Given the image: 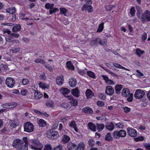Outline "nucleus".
Listing matches in <instances>:
<instances>
[{"label":"nucleus","mask_w":150,"mask_h":150,"mask_svg":"<svg viewBox=\"0 0 150 150\" xmlns=\"http://www.w3.org/2000/svg\"><path fill=\"white\" fill-rule=\"evenodd\" d=\"M138 18L143 23L150 21V11L148 10H146Z\"/></svg>","instance_id":"f257e3e1"},{"label":"nucleus","mask_w":150,"mask_h":150,"mask_svg":"<svg viewBox=\"0 0 150 150\" xmlns=\"http://www.w3.org/2000/svg\"><path fill=\"white\" fill-rule=\"evenodd\" d=\"M85 4L81 8L83 11H87L88 13H91L93 11V8L91 5L92 3L91 0H85Z\"/></svg>","instance_id":"f03ea898"},{"label":"nucleus","mask_w":150,"mask_h":150,"mask_svg":"<svg viewBox=\"0 0 150 150\" xmlns=\"http://www.w3.org/2000/svg\"><path fill=\"white\" fill-rule=\"evenodd\" d=\"M47 134V137L51 139H55L59 136L58 132L53 129H50L48 130Z\"/></svg>","instance_id":"7ed1b4c3"},{"label":"nucleus","mask_w":150,"mask_h":150,"mask_svg":"<svg viewBox=\"0 0 150 150\" xmlns=\"http://www.w3.org/2000/svg\"><path fill=\"white\" fill-rule=\"evenodd\" d=\"M32 142L31 146V149L35 150H41L43 146L39 140H35L33 141Z\"/></svg>","instance_id":"20e7f679"},{"label":"nucleus","mask_w":150,"mask_h":150,"mask_svg":"<svg viewBox=\"0 0 150 150\" xmlns=\"http://www.w3.org/2000/svg\"><path fill=\"white\" fill-rule=\"evenodd\" d=\"M126 135V132L123 130H120L118 131L116 130L112 133L113 137L115 138H119L120 137H125Z\"/></svg>","instance_id":"39448f33"},{"label":"nucleus","mask_w":150,"mask_h":150,"mask_svg":"<svg viewBox=\"0 0 150 150\" xmlns=\"http://www.w3.org/2000/svg\"><path fill=\"white\" fill-rule=\"evenodd\" d=\"M106 42H102L100 38H96L91 40L90 42V45L91 46H97L98 44L104 45L106 44Z\"/></svg>","instance_id":"423d86ee"},{"label":"nucleus","mask_w":150,"mask_h":150,"mask_svg":"<svg viewBox=\"0 0 150 150\" xmlns=\"http://www.w3.org/2000/svg\"><path fill=\"white\" fill-rule=\"evenodd\" d=\"M24 143L23 140L18 139H16L13 140L12 145L16 149L23 147Z\"/></svg>","instance_id":"0eeeda50"},{"label":"nucleus","mask_w":150,"mask_h":150,"mask_svg":"<svg viewBox=\"0 0 150 150\" xmlns=\"http://www.w3.org/2000/svg\"><path fill=\"white\" fill-rule=\"evenodd\" d=\"M24 131L28 132H30L34 129L33 125L30 122H27L24 124Z\"/></svg>","instance_id":"6e6552de"},{"label":"nucleus","mask_w":150,"mask_h":150,"mask_svg":"<svg viewBox=\"0 0 150 150\" xmlns=\"http://www.w3.org/2000/svg\"><path fill=\"white\" fill-rule=\"evenodd\" d=\"M145 94L144 91L140 89H137L134 94V97L137 99H140L142 98Z\"/></svg>","instance_id":"1a4fd4ad"},{"label":"nucleus","mask_w":150,"mask_h":150,"mask_svg":"<svg viewBox=\"0 0 150 150\" xmlns=\"http://www.w3.org/2000/svg\"><path fill=\"white\" fill-rule=\"evenodd\" d=\"M15 83L14 80L12 78L8 77L6 80V83L7 87L9 88H12Z\"/></svg>","instance_id":"9d476101"},{"label":"nucleus","mask_w":150,"mask_h":150,"mask_svg":"<svg viewBox=\"0 0 150 150\" xmlns=\"http://www.w3.org/2000/svg\"><path fill=\"white\" fill-rule=\"evenodd\" d=\"M127 134L131 137H135L137 135L136 130L132 128L128 127L127 129Z\"/></svg>","instance_id":"9b49d317"},{"label":"nucleus","mask_w":150,"mask_h":150,"mask_svg":"<svg viewBox=\"0 0 150 150\" xmlns=\"http://www.w3.org/2000/svg\"><path fill=\"white\" fill-rule=\"evenodd\" d=\"M64 79L63 76H58L56 79V82L58 86H61L64 82Z\"/></svg>","instance_id":"f8f14e48"},{"label":"nucleus","mask_w":150,"mask_h":150,"mask_svg":"<svg viewBox=\"0 0 150 150\" xmlns=\"http://www.w3.org/2000/svg\"><path fill=\"white\" fill-rule=\"evenodd\" d=\"M67 147L69 150H78L76 145L72 142L68 143Z\"/></svg>","instance_id":"ddd939ff"},{"label":"nucleus","mask_w":150,"mask_h":150,"mask_svg":"<svg viewBox=\"0 0 150 150\" xmlns=\"http://www.w3.org/2000/svg\"><path fill=\"white\" fill-rule=\"evenodd\" d=\"M69 100H70V103L71 105L74 106H76L77 105V100L74 98L72 96H67Z\"/></svg>","instance_id":"4468645a"},{"label":"nucleus","mask_w":150,"mask_h":150,"mask_svg":"<svg viewBox=\"0 0 150 150\" xmlns=\"http://www.w3.org/2000/svg\"><path fill=\"white\" fill-rule=\"evenodd\" d=\"M114 93V89L113 87L110 86H108L106 87L105 93L109 96H112Z\"/></svg>","instance_id":"2eb2a0df"},{"label":"nucleus","mask_w":150,"mask_h":150,"mask_svg":"<svg viewBox=\"0 0 150 150\" xmlns=\"http://www.w3.org/2000/svg\"><path fill=\"white\" fill-rule=\"evenodd\" d=\"M82 111L83 112L86 114H92L93 113V111L92 109L88 107L83 108L82 109Z\"/></svg>","instance_id":"dca6fc26"},{"label":"nucleus","mask_w":150,"mask_h":150,"mask_svg":"<svg viewBox=\"0 0 150 150\" xmlns=\"http://www.w3.org/2000/svg\"><path fill=\"white\" fill-rule=\"evenodd\" d=\"M71 93L73 96L76 97H79L80 95V92L77 87L72 89Z\"/></svg>","instance_id":"f3484780"},{"label":"nucleus","mask_w":150,"mask_h":150,"mask_svg":"<svg viewBox=\"0 0 150 150\" xmlns=\"http://www.w3.org/2000/svg\"><path fill=\"white\" fill-rule=\"evenodd\" d=\"M5 108H11L16 107L17 104L16 102H10L6 103L4 104Z\"/></svg>","instance_id":"a211bd4d"},{"label":"nucleus","mask_w":150,"mask_h":150,"mask_svg":"<svg viewBox=\"0 0 150 150\" xmlns=\"http://www.w3.org/2000/svg\"><path fill=\"white\" fill-rule=\"evenodd\" d=\"M69 83L71 87H74L76 86L77 82L75 79L71 78L69 79Z\"/></svg>","instance_id":"6ab92c4d"},{"label":"nucleus","mask_w":150,"mask_h":150,"mask_svg":"<svg viewBox=\"0 0 150 150\" xmlns=\"http://www.w3.org/2000/svg\"><path fill=\"white\" fill-rule=\"evenodd\" d=\"M122 91V96L126 97H128L131 93L129 90L127 88H123Z\"/></svg>","instance_id":"aec40b11"},{"label":"nucleus","mask_w":150,"mask_h":150,"mask_svg":"<svg viewBox=\"0 0 150 150\" xmlns=\"http://www.w3.org/2000/svg\"><path fill=\"white\" fill-rule=\"evenodd\" d=\"M123 85L121 84H116L115 86V90L116 93L119 94L120 93V91L123 88Z\"/></svg>","instance_id":"412c9836"},{"label":"nucleus","mask_w":150,"mask_h":150,"mask_svg":"<svg viewBox=\"0 0 150 150\" xmlns=\"http://www.w3.org/2000/svg\"><path fill=\"white\" fill-rule=\"evenodd\" d=\"M42 96V94L39 91L37 90H35L34 96L36 99L38 100L40 99Z\"/></svg>","instance_id":"4be33fe9"},{"label":"nucleus","mask_w":150,"mask_h":150,"mask_svg":"<svg viewBox=\"0 0 150 150\" xmlns=\"http://www.w3.org/2000/svg\"><path fill=\"white\" fill-rule=\"evenodd\" d=\"M69 125L70 127L73 128L76 132H78V129L76 127V122L74 120L72 121L69 123Z\"/></svg>","instance_id":"5701e85b"},{"label":"nucleus","mask_w":150,"mask_h":150,"mask_svg":"<svg viewBox=\"0 0 150 150\" xmlns=\"http://www.w3.org/2000/svg\"><path fill=\"white\" fill-rule=\"evenodd\" d=\"M114 124L113 122H111L110 123H108L105 125L106 128L109 130H112L114 128Z\"/></svg>","instance_id":"b1692460"},{"label":"nucleus","mask_w":150,"mask_h":150,"mask_svg":"<svg viewBox=\"0 0 150 150\" xmlns=\"http://www.w3.org/2000/svg\"><path fill=\"white\" fill-rule=\"evenodd\" d=\"M88 127L91 131L93 132L96 131V126L92 122H89L88 123Z\"/></svg>","instance_id":"393cba45"},{"label":"nucleus","mask_w":150,"mask_h":150,"mask_svg":"<svg viewBox=\"0 0 150 150\" xmlns=\"http://www.w3.org/2000/svg\"><path fill=\"white\" fill-rule=\"evenodd\" d=\"M86 95L87 98H90L94 96V93L93 91L89 89H87L85 93Z\"/></svg>","instance_id":"a878e982"},{"label":"nucleus","mask_w":150,"mask_h":150,"mask_svg":"<svg viewBox=\"0 0 150 150\" xmlns=\"http://www.w3.org/2000/svg\"><path fill=\"white\" fill-rule=\"evenodd\" d=\"M38 124L40 127H45L47 125L46 121L42 119L39 120L38 122Z\"/></svg>","instance_id":"bb28decb"},{"label":"nucleus","mask_w":150,"mask_h":150,"mask_svg":"<svg viewBox=\"0 0 150 150\" xmlns=\"http://www.w3.org/2000/svg\"><path fill=\"white\" fill-rule=\"evenodd\" d=\"M60 92L62 93L64 95H65L69 93L70 92V90L67 88L62 87L60 90Z\"/></svg>","instance_id":"cd10ccee"},{"label":"nucleus","mask_w":150,"mask_h":150,"mask_svg":"<svg viewBox=\"0 0 150 150\" xmlns=\"http://www.w3.org/2000/svg\"><path fill=\"white\" fill-rule=\"evenodd\" d=\"M70 139V138L68 136L64 135L62 137V142L64 144H66L69 142Z\"/></svg>","instance_id":"c85d7f7f"},{"label":"nucleus","mask_w":150,"mask_h":150,"mask_svg":"<svg viewBox=\"0 0 150 150\" xmlns=\"http://www.w3.org/2000/svg\"><path fill=\"white\" fill-rule=\"evenodd\" d=\"M21 28V25L19 24H15L12 28L13 32H16L20 30Z\"/></svg>","instance_id":"c756f323"},{"label":"nucleus","mask_w":150,"mask_h":150,"mask_svg":"<svg viewBox=\"0 0 150 150\" xmlns=\"http://www.w3.org/2000/svg\"><path fill=\"white\" fill-rule=\"evenodd\" d=\"M6 11L8 13L13 14L16 12V10L15 7H12L6 8Z\"/></svg>","instance_id":"7c9ffc66"},{"label":"nucleus","mask_w":150,"mask_h":150,"mask_svg":"<svg viewBox=\"0 0 150 150\" xmlns=\"http://www.w3.org/2000/svg\"><path fill=\"white\" fill-rule=\"evenodd\" d=\"M96 127L98 131L100 132L104 129V125L103 124H99L97 123L96 124Z\"/></svg>","instance_id":"2f4dec72"},{"label":"nucleus","mask_w":150,"mask_h":150,"mask_svg":"<svg viewBox=\"0 0 150 150\" xmlns=\"http://www.w3.org/2000/svg\"><path fill=\"white\" fill-rule=\"evenodd\" d=\"M77 147L78 150H84L86 148V145L83 142H81L78 144Z\"/></svg>","instance_id":"473e14b6"},{"label":"nucleus","mask_w":150,"mask_h":150,"mask_svg":"<svg viewBox=\"0 0 150 150\" xmlns=\"http://www.w3.org/2000/svg\"><path fill=\"white\" fill-rule=\"evenodd\" d=\"M104 23L102 22L98 25V27L97 30V33L101 32L103 30L104 28Z\"/></svg>","instance_id":"72a5a7b5"},{"label":"nucleus","mask_w":150,"mask_h":150,"mask_svg":"<svg viewBox=\"0 0 150 150\" xmlns=\"http://www.w3.org/2000/svg\"><path fill=\"white\" fill-rule=\"evenodd\" d=\"M61 106L64 108L68 110L71 107L70 105L68 103L63 102L61 104Z\"/></svg>","instance_id":"f704fd0d"},{"label":"nucleus","mask_w":150,"mask_h":150,"mask_svg":"<svg viewBox=\"0 0 150 150\" xmlns=\"http://www.w3.org/2000/svg\"><path fill=\"white\" fill-rule=\"evenodd\" d=\"M6 39L7 41L13 43H18L19 42L18 40L16 39L13 40L12 38L11 37H9L8 38H6Z\"/></svg>","instance_id":"c9c22d12"},{"label":"nucleus","mask_w":150,"mask_h":150,"mask_svg":"<svg viewBox=\"0 0 150 150\" xmlns=\"http://www.w3.org/2000/svg\"><path fill=\"white\" fill-rule=\"evenodd\" d=\"M66 67L69 69L71 70L74 69V67L71 61H68L66 63Z\"/></svg>","instance_id":"e433bc0d"},{"label":"nucleus","mask_w":150,"mask_h":150,"mask_svg":"<svg viewBox=\"0 0 150 150\" xmlns=\"http://www.w3.org/2000/svg\"><path fill=\"white\" fill-rule=\"evenodd\" d=\"M54 5L53 4H50L47 3L45 5V8L47 9H51L54 7Z\"/></svg>","instance_id":"4c0bfd02"},{"label":"nucleus","mask_w":150,"mask_h":150,"mask_svg":"<svg viewBox=\"0 0 150 150\" xmlns=\"http://www.w3.org/2000/svg\"><path fill=\"white\" fill-rule=\"evenodd\" d=\"M136 8L137 10V12L136 13L137 16V17H138L142 13V11L140 7L139 6H136Z\"/></svg>","instance_id":"58836bf2"},{"label":"nucleus","mask_w":150,"mask_h":150,"mask_svg":"<svg viewBox=\"0 0 150 150\" xmlns=\"http://www.w3.org/2000/svg\"><path fill=\"white\" fill-rule=\"evenodd\" d=\"M144 53V51L140 49L137 48L136 50V53L139 57H141V55L142 54Z\"/></svg>","instance_id":"ea45409f"},{"label":"nucleus","mask_w":150,"mask_h":150,"mask_svg":"<svg viewBox=\"0 0 150 150\" xmlns=\"http://www.w3.org/2000/svg\"><path fill=\"white\" fill-rule=\"evenodd\" d=\"M87 74L88 76L92 78L95 79L96 78L95 74L92 71H87Z\"/></svg>","instance_id":"a19ab883"},{"label":"nucleus","mask_w":150,"mask_h":150,"mask_svg":"<svg viewBox=\"0 0 150 150\" xmlns=\"http://www.w3.org/2000/svg\"><path fill=\"white\" fill-rule=\"evenodd\" d=\"M23 142L24 143V145H23V147H26L27 148V149H28V139L27 137H24L23 138Z\"/></svg>","instance_id":"79ce46f5"},{"label":"nucleus","mask_w":150,"mask_h":150,"mask_svg":"<svg viewBox=\"0 0 150 150\" xmlns=\"http://www.w3.org/2000/svg\"><path fill=\"white\" fill-rule=\"evenodd\" d=\"M105 139L106 141H111L112 140V138L111 134L110 133L107 134L105 136Z\"/></svg>","instance_id":"37998d69"},{"label":"nucleus","mask_w":150,"mask_h":150,"mask_svg":"<svg viewBox=\"0 0 150 150\" xmlns=\"http://www.w3.org/2000/svg\"><path fill=\"white\" fill-rule=\"evenodd\" d=\"M60 13L61 14H64L66 16V13L68 12V10L64 8H60Z\"/></svg>","instance_id":"c03bdc74"},{"label":"nucleus","mask_w":150,"mask_h":150,"mask_svg":"<svg viewBox=\"0 0 150 150\" xmlns=\"http://www.w3.org/2000/svg\"><path fill=\"white\" fill-rule=\"evenodd\" d=\"M136 11L134 7H132L130 10L129 13L131 16L133 17L135 16Z\"/></svg>","instance_id":"a18cd8bd"},{"label":"nucleus","mask_w":150,"mask_h":150,"mask_svg":"<svg viewBox=\"0 0 150 150\" xmlns=\"http://www.w3.org/2000/svg\"><path fill=\"white\" fill-rule=\"evenodd\" d=\"M98 97L100 99L103 100H105L106 98V95L104 93H99Z\"/></svg>","instance_id":"49530a36"},{"label":"nucleus","mask_w":150,"mask_h":150,"mask_svg":"<svg viewBox=\"0 0 150 150\" xmlns=\"http://www.w3.org/2000/svg\"><path fill=\"white\" fill-rule=\"evenodd\" d=\"M115 7L113 5H108L105 6V8L107 11H111Z\"/></svg>","instance_id":"de8ad7c7"},{"label":"nucleus","mask_w":150,"mask_h":150,"mask_svg":"<svg viewBox=\"0 0 150 150\" xmlns=\"http://www.w3.org/2000/svg\"><path fill=\"white\" fill-rule=\"evenodd\" d=\"M144 137L142 136H140L134 138V140L136 142L143 141L144 140Z\"/></svg>","instance_id":"09e8293b"},{"label":"nucleus","mask_w":150,"mask_h":150,"mask_svg":"<svg viewBox=\"0 0 150 150\" xmlns=\"http://www.w3.org/2000/svg\"><path fill=\"white\" fill-rule=\"evenodd\" d=\"M46 105L48 107L52 108L53 106V102L52 100L47 101L46 102Z\"/></svg>","instance_id":"8fccbe9b"},{"label":"nucleus","mask_w":150,"mask_h":150,"mask_svg":"<svg viewBox=\"0 0 150 150\" xmlns=\"http://www.w3.org/2000/svg\"><path fill=\"white\" fill-rule=\"evenodd\" d=\"M88 143L89 146L93 147L95 145V142L93 139H91L88 141Z\"/></svg>","instance_id":"3c124183"},{"label":"nucleus","mask_w":150,"mask_h":150,"mask_svg":"<svg viewBox=\"0 0 150 150\" xmlns=\"http://www.w3.org/2000/svg\"><path fill=\"white\" fill-rule=\"evenodd\" d=\"M28 92L26 89H22L21 91V94L23 96H25L28 94Z\"/></svg>","instance_id":"603ef678"},{"label":"nucleus","mask_w":150,"mask_h":150,"mask_svg":"<svg viewBox=\"0 0 150 150\" xmlns=\"http://www.w3.org/2000/svg\"><path fill=\"white\" fill-rule=\"evenodd\" d=\"M59 9L56 8H53L49 11L50 14L51 15L52 13H55L56 12L58 11Z\"/></svg>","instance_id":"864d4df0"},{"label":"nucleus","mask_w":150,"mask_h":150,"mask_svg":"<svg viewBox=\"0 0 150 150\" xmlns=\"http://www.w3.org/2000/svg\"><path fill=\"white\" fill-rule=\"evenodd\" d=\"M96 104L99 107H102L104 105L105 103L102 101L99 100L97 102Z\"/></svg>","instance_id":"5fc2aeb1"},{"label":"nucleus","mask_w":150,"mask_h":150,"mask_svg":"<svg viewBox=\"0 0 150 150\" xmlns=\"http://www.w3.org/2000/svg\"><path fill=\"white\" fill-rule=\"evenodd\" d=\"M136 72L137 73L135 75L139 77H140L141 76H143L144 75L140 71L138 70H137Z\"/></svg>","instance_id":"6e6d98bb"},{"label":"nucleus","mask_w":150,"mask_h":150,"mask_svg":"<svg viewBox=\"0 0 150 150\" xmlns=\"http://www.w3.org/2000/svg\"><path fill=\"white\" fill-rule=\"evenodd\" d=\"M115 125L117 128H123L124 127V125L122 123L119 122L117 123H116Z\"/></svg>","instance_id":"4d7b16f0"},{"label":"nucleus","mask_w":150,"mask_h":150,"mask_svg":"<svg viewBox=\"0 0 150 150\" xmlns=\"http://www.w3.org/2000/svg\"><path fill=\"white\" fill-rule=\"evenodd\" d=\"M45 67L48 69L49 71L50 72H52L53 71V69L52 67V66L48 64H46L45 65Z\"/></svg>","instance_id":"13d9d810"},{"label":"nucleus","mask_w":150,"mask_h":150,"mask_svg":"<svg viewBox=\"0 0 150 150\" xmlns=\"http://www.w3.org/2000/svg\"><path fill=\"white\" fill-rule=\"evenodd\" d=\"M123 109L124 110V112L125 113H127L129 112L131 110V109L128 107L125 106L123 108Z\"/></svg>","instance_id":"bf43d9fd"},{"label":"nucleus","mask_w":150,"mask_h":150,"mask_svg":"<svg viewBox=\"0 0 150 150\" xmlns=\"http://www.w3.org/2000/svg\"><path fill=\"white\" fill-rule=\"evenodd\" d=\"M22 83L23 85H25L29 82V80L27 79H23L22 80Z\"/></svg>","instance_id":"052dcab7"},{"label":"nucleus","mask_w":150,"mask_h":150,"mask_svg":"<svg viewBox=\"0 0 150 150\" xmlns=\"http://www.w3.org/2000/svg\"><path fill=\"white\" fill-rule=\"evenodd\" d=\"M52 146L50 145L47 144L45 146L44 150H52Z\"/></svg>","instance_id":"680f3d73"},{"label":"nucleus","mask_w":150,"mask_h":150,"mask_svg":"<svg viewBox=\"0 0 150 150\" xmlns=\"http://www.w3.org/2000/svg\"><path fill=\"white\" fill-rule=\"evenodd\" d=\"M20 48L19 47L15 46L13 49L12 51L13 52L16 53L19 52L20 51Z\"/></svg>","instance_id":"e2e57ef3"},{"label":"nucleus","mask_w":150,"mask_h":150,"mask_svg":"<svg viewBox=\"0 0 150 150\" xmlns=\"http://www.w3.org/2000/svg\"><path fill=\"white\" fill-rule=\"evenodd\" d=\"M133 94L132 93H131L130 94L129 96L128 97V98L127 99V100L129 102H131L132 100Z\"/></svg>","instance_id":"0e129e2a"},{"label":"nucleus","mask_w":150,"mask_h":150,"mask_svg":"<svg viewBox=\"0 0 150 150\" xmlns=\"http://www.w3.org/2000/svg\"><path fill=\"white\" fill-rule=\"evenodd\" d=\"M10 124L11 126L13 127L14 128L16 127L18 125L15 122V121H12L10 122Z\"/></svg>","instance_id":"69168bd1"},{"label":"nucleus","mask_w":150,"mask_h":150,"mask_svg":"<svg viewBox=\"0 0 150 150\" xmlns=\"http://www.w3.org/2000/svg\"><path fill=\"white\" fill-rule=\"evenodd\" d=\"M39 85L40 87L42 88L45 89L46 88V84L42 82H40L39 83Z\"/></svg>","instance_id":"338daca9"},{"label":"nucleus","mask_w":150,"mask_h":150,"mask_svg":"<svg viewBox=\"0 0 150 150\" xmlns=\"http://www.w3.org/2000/svg\"><path fill=\"white\" fill-rule=\"evenodd\" d=\"M62 146L61 145H59L57 147L54 148L52 150H62Z\"/></svg>","instance_id":"774afa93"}]
</instances>
